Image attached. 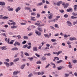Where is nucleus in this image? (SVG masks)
Instances as JSON below:
<instances>
[{
	"instance_id": "17",
	"label": "nucleus",
	"mask_w": 77,
	"mask_h": 77,
	"mask_svg": "<svg viewBox=\"0 0 77 77\" xmlns=\"http://www.w3.org/2000/svg\"><path fill=\"white\" fill-rule=\"evenodd\" d=\"M74 10L75 11H77V5H75L74 6Z\"/></svg>"
},
{
	"instance_id": "64",
	"label": "nucleus",
	"mask_w": 77,
	"mask_h": 77,
	"mask_svg": "<svg viewBox=\"0 0 77 77\" xmlns=\"http://www.w3.org/2000/svg\"><path fill=\"white\" fill-rule=\"evenodd\" d=\"M74 75L76 76L77 77V72H75L74 73Z\"/></svg>"
},
{
	"instance_id": "60",
	"label": "nucleus",
	"mask_w": 77,
	"mask_h": 77,
	"mask_svg": "<svg viewBox=\"0 0 77 77\" xmlns=\"http://www.w3.org/2000/svg\"><path fill=\"white\" fill-rule=\"evenodd\" d=\"M28 49H30L31 48V46H29L27 47Z\"/></svg>"
},
{
	"instance_id": "9",
	"label": "nucleus",
	"mask_w": 77,
	"mask_h": 77,
	"mask_svg": "<svg viewBox=\"0 0 77 77\" xmlns=\"http://www.w3.org/2000/svg\"><path fill=\"white\" fill-rule=\"evenodd\" d=\"M20 71H17V72H13V75H16L18 74V73H19Z\"/></svg>"
},
{
	"instance_id": "22",
	"label": "nucleus",
	"mask_w": 77,
	"mask_h": 77,
	"mask_svg": "<svg viewBox=\"0 0 77 77\" xmlns=\"http://www.w3.org/2000/svg\"><path fill=\"white\" fill-rule=\"evenodd\" d=\"M28 59L30 60V61H32V60L33 59V57H28Z\"/></svg>"
},
{
	"instance_id": "61",
	"label": "nucleus",
	"mask_w": 77,
	"mask_h": 77,
	"mask_svg": "<svg viewBox=\"0 0 77 77\" xmlns=\"http://www.w3.org/2000/svg\"><path fill=\"white\" fill-rule=\"evenodd\" d=\"M45 2H46V4H50V2L47 0Z\"/></svg>"
},
{
	"instance_id": "19",
	"label": "nucleus",
	"mask_w": 77,
	"mask_h": 77,
	"mask_svg": "<svg viewBox=\"0 0 77 77\" xmlns=\"http://www.w3.org/2000/svg\"><path fill=\"white\" fill-rule=\"evenodd\" d=\"M44 36H45V37H47V38H50V36L48 35L47 34H44Z\"/></svg>"
},
{
	"instance_id": "26",
	"label": "nucleus",
	"mask_w": 77,
	"mask_h": 77,
	"mask_svg": "<svg viewBox=\"0 0 77 77\" xmlns=\"http://www.w3.org/2000/svg\"><path fill=\"white\" fill-rule=\"evenodd\" d=\"M19 60V58L16 59L14 60L13 62H17V61H18V60Z\"/></svg>"
},
{
	"instance_id": "47",
	"label": "nucleus",
	"mask_w": 77,
	"mask_h": 77,
	"mask_svg": "<svg viewBox=\"0 0 77 77\" xmlns=\"http://www.w3.org/2000/svg\"><path fill=\"white\" fill-rule=\"evenodd\" d=\"M31 20H32L33 21H35V20L33 19L35 18V17H31Z\"/></svg>"
},
{
	"instance_id": "14",
	"label": "nucleus",
	"mask_w": 77,
	"mask_h": 77,
	"mask_svg": "<svg viewBox=\"0 0 77 77\" xmlns=\"http://www.w3.org/2000/svg\"><path fill=\"white\" fill-rule=\"evenodd\" d=\"M11 50L14 51L15 50H18V48L17 47L13 48L11 49Z\"/></svg>"
},
{
	"instance_id": "48",
	"label": "nucleus",
	"mask_w": 77,
	"mask_h": 77,
	"mask_svg": "<svg viewBox=\"0 0 77 77\" xmlns=\"http://www.w3.org/2000/svg\"><path fill=\"white\" fill-rule=\"evenodd\" d=\"M42 60H46V57H42Z\"/></svg>"
},
{
	"instance_id": "58",
	"label": "nucleus",
	"mask_w": 77,
	"mask_h": 77,
	"mask_svg": "<svg viewBox=\"0 0 77 77\" xmlns=\"http://www.w3.org/2000/svg\"><path fill=\"white\" fill-rule=\"evenodd\" d=\"M31 15H34V16L36 15V14H35V13H32L31 14Z\"/></svg>"
},
{
	"instance_id": "1",
	"label": "nucleus",
	"mask_w": 77,
	"mask_h": 77,
	"mask_svg": "<svg viewBox=\"0 0 77 77\" xmlns=\"http://www.w3.org/2000/svg\"><path fill=\"white\" fill-rule=\"evenodd\" d=\"M35 32L36 35H38V36H41V33H40L39 32H38V31L37 30H35Z\"/></svg>"
},
{
	"instance_id": "5",
	"label": "nucleus",
	"mask_w": 77,
	"mask_h": 77,
	"mask_svg": "<svg viewBox=\"0 0 77 77\" xmlns=\"http://www.w3.org/2000/svg\"><path fill=\"white\" fill-rule=\"evenodd\" d=\"M33 50L34 51H38V49L36 47H34L33 48Z\"/></svg>"
},
{
	"instance_id": "54",
	"label": "nucleus",
	"mask_w": 77,
	"mask_h": 77,
	"mask_svg": "<svg viewBox=\"0 0 77 77\" xmlns=\"http://www.w3.org/2000/svg\"><path fill=\"white\" fill-rule=\"evenodd\" d=\"M77 62V60H74L72 61V62H73V63H76Z\"/></svg>"
},
{
	"instance_id": "13",
	"label": "nucleus",
	"mask_w": 77,
	"mask_h": 77,
	"mask_svg": "<svg viewBox=\"0 0 77 77\" xmlns=\"http://www.w3.org/2000/svg\"><path fill=\"white\" fill-rule=\"evenodd\" d=\"M5 5V3L4 2H0V5L1 6H4Z\"/></svg>"
},
{
	"instance_id": "34",
	"label": "nucleus",
	"mask_w": 77,
	"mask_h": 77,
	"mask_svg": "<svg viewBox=\"0 0 77 77\" xmlns=\"http://www.w3.org/2000/svg\"><path fill=\"white\" fill-rule=\"evenodd\" d=\"M43 5V3H42V2H40V3L38 4V6H41V5Z\"/></svg>"
},
{
	"instance_id": "29",
	"label": "nucleus",
	"mask_w": 77,
	"mask_h": 77,
	"mask_svg": "<svg viewBox=\"0 0 77 77\" xmlns=\"http://www.w3.org/2000/svg\"><path fill=\"white\" fill-rule=\"evenodd\" d=\"M51 42H56V40L54 39H51Z\"/></svg>"
},
{
	"instance_id": "33",
	"label": "nucleus",
	"mask_w": 77,
	"mask_h": 77,
	"mask_svg": "<svg viewBox=\"0 0 77 77\" xmlns=\"http://www.w3.org/2000/svg\"><path fill=\"white\" fill-rule=\"evenodd\" d=\"M37 18H39L41 16V14L39 13H37Z\"/></svg>"
},
{
	"instance_id": "41",
	"label": "nucleus",
	"mask_w": 77,
	"mask_h": 77,
	"mask_svg": "<svg viewBox=\"0 0 77 77\" xmlns=\"http://www.w3.org/2000/svg\"><path fill=\"white\" fill-rule=\"evenodd\" d=\"M14 64V62H11L10 63V66H12V65H13Z\"/></svg>"
},
{
	"instance_id": "30",
	"label": "nucleus",
	"mask_w": 77,
	"mask_h": 77,
	"mask_svg": "<svg viewBox=\"0 0 77 77\" xmlns=\"http://www.w3.org/2000/svg\"><path fill=\"white\" fill-rule=\"evenodd\" d=\"M62 53V51H59L57 53V56H58L59 54H60V53Z\"/></svg>"
},
{
	"instance_id": "32",
	"label": "nucleus",
	"mask_w": 77,
	"mask_h": 77,
	"mask_svg": "<svg viewBox=\"0 0 77 77\" xmlns=\"http://www.w3.org/2000/svg\"><path fill=\"white\" fill-rule=\"evenodd\" d=\"M13 9L14 8H11L8 9V11H12Z\"/></svg>"
},
{
	"instance_id": "38",
	"label": "nucleus",
	"mask_w": 77,
	"mask_h": 77,
	"mask_svg": "<svg viewBox=\"0 0 77 77\" xmlns=\"http://www.w3.org/2000/svg\"><path fill=\"white\" fill-rule=\"evenodd\" d=\"M33 76V74L32 73H30L28 76V77H32Z\"/></svg>"
},
{
	"instance_id": "55",
	"label": "nucleus",
	"mask_w": 77,
	"mask_h": 77,
	"mask_svg": "<svg viewBox=\"0 0 77 77\" xmlns=\"http://www.w3.org/2000/svg\"><path fill=\"white\" fill-rule=\"evenodd\" d=\"M5 60H6V61L7 62H9L10 61L8 59H6Z\"/></svg>"
},
{
	"instance_id": "25",
	"label": "nucleus",
	"mask_w": 77,
	"mask_h": 77,
	"mask_svg": "<svg viewBox=\"0 0 77 77\" xmlns=\"http://www.w3.org/2000/svg\"><path fill=\"white\" fill-rule=\"evenodd\" d=\"M60 18V16H56V18H55V19H56V21H57V20H58V19H59V18Z\"/></svg>"
},
{
	"instance_id": "3",
	"label": "nucleus",
	"mask_w": 77,
	"mask_h": 77,
	"mask_svg": "<svg viewBox=\"0 0 77 77\" xmlns=\"http://www.w3.org/2000/svg\"><path fill=\"white\" fill-rule=\"evenodd\" d=\"M42 27L40 26H38L37 28L38 30L40 31V32H42Z\"/></svg>"
},
{
	"instance_id": "12",
	"label": "nucleus",
	"mask_w": 77,
	"mask_h": 77,
	"mask_svg": "<svg viewBox=\"0 0 77 77\" xmlns=\"http://www.w3.org/2000/svg\"><path fill=\"white\" fill-rule=\"evenodd\" d=\"M61 3H62V2L59 1L57 3V6H60V4Z\"/></svg>"
},
{
	"instance_id": "45",
	"label": "nucleus",
	"mask_w": 77,
	"mask_h": 77,
	"mask_svg": "<svg viewBox=\"0 0 77 77\" xmlns=\"http://www.w3.org/2000/svg\"><path fill=\"white\" fill-rule=\"evenodd\" d=\"M36 63L37 64H41V61H38L36 62Z\"/></svg>"
},
{
	"instance_id": "24",
	"label": "nucleus",
	"mask_w": 77,
	"mask_h": 77,
	"mask_svg": "<svg viewBox=\"0 0 77 77\" xmlns=\"http://www.w3.org/2000/svg\"><path fill=\"white\" fill-rule=\"evenodd\" d=\"M35 25H37V26H40V23H39V22L37 21L36 23H35Z\"/></svg>"
},
{
	"instance_id": "59",
	"label": "nucleus",
	"mask_w": 77,
	"mask_h": 77,
	"mask_svg": "<svg viewBox=\"0 0 77 77\" xmlns=\"http://www.w3.org/2000/svg\"><path fill=\"white\" fill-rule=\"evenodd\" d=\"M57 68L58 70H61L62 69V68L59 67H57Z\"/></svg>"
},
{
	"instance_id": "53",
	"label": "nucleus",
	"mask_w": 77,
	"mask_h": 77,
	"mask_svg": "<svg viewBox=\"0 0 77 77\" xmlns=\"http://www.w3.org/2000/svg\"><path fill=\"white\" fill-rule=\"evenodd\" d=\"M21 56L23 57V52L22 51L21 52Z\"/></svg>"
},
{
	"instance_id": "21",
	"label": "nucleus",
	"mask_w": 77,
	"mask_h": 77,
	"mask_svg": "<svg viewBox=\"0 0 77 77\" xmlns=\"http://www.w3.org/2000/svg\"><path fill=\"white\" fill-rule=\"evenodd\" d=\"M72 15H73V16H74L75 17H76V16H77V13H75L74 12H73L72 13Z\"/></svg>"
},
{
	"instance_id": "28",
	"label": "nucleus",
	"mask_w": 77,
	"mask_h": 77,
	"mask_svg": "<svg viewBox=\"0 0 77 77\" xmlns=\"http://www.w3.org/2000/svg\"><path fill=\"white\" fill-rule=\"evenodd\" d=\"M71 19H76V18H77V17H75L73 16H72L71 17Z\"/></svg>"
},
{
	"instance_id": "49",
	"label": "nucleus",
	"mask_w": 77,
	"mask_h": 77,
	"mask_svg": "<svg viewBox=\"0 0 77 77\" xmlns=\"http://www.w3.org/2000/svg\"><path fill=\"white\" fill-rule=\"evenodd\" d=\"M49 48H48V47H46L44 49V50L46 51V50H49Z\"/></svg>"
},
{
	"instance_id": "63",
	"label": "nucleus",
	"mask_w": 77,
	"mask_h": 77,
	"mask_svg": "<svg viewBox=\"0 0 77 77\" xmlns=\"http://www.w3.org/2000/svg\"><path fill=\"white\" fill-rule=\"evenodd\" d=\"M31 27L32 29H35V27L34 26H32Z\"/></svg>"
},
{
	"instance_id": "44",
	"label": "nucleus",
	"mask_w": 77,
	"mask_h": 77,
	"mask_svg": "<svg viewBox=\"0 0 77 77\" xmlns=\"http://www.w3.org/2000/svg\"><path fill=\"white\" fill-rule=\"evenodd\" d=\"M11 25L13 24V26H14L15 25H16V23H15V22H14L12 23H11Z\"/></svg>"
},
{
	"instance_id": "37",
	"label": "nucleus",
	"mask_w": 77,
	"mask_h": 77,
	"mask_svg": "<svg viewBox=\"0 0 77 77\" xmlns=\"http://www.w3.org/2000/svg\"><path fill=\"white\" fill-rule=\"evenodd\" d=\"M77 24V20H76L75 22H74L73 23V25H75Z\"/></svg>"
},
{
	"instance_id": "8",
	"label": "nucleus",
	"mask_w": 77,
	"mask_h": 77,
	"mask_svg": "<svg viewBox=\"0 0 77 77\" xmlns=\"http://www.w3.org/2000/svg\"><path fill=\"white\" fill-rule=\"evenodd\" d=\"M69 40L70 41H74L75 40H76V38L75 37L72 38V37H70L69 38Z\"/></svg>"
},
{
	"instance_id": "57",
	"label": "nucleus",
	"mask_w": 77,
	"mask_h": 77,
	"mask_svg": "<svg viewBox=\"0 0 77 77\" xmlns=\"http://www.w3.org/2000/svg\"><path fill=\"white\" fill-rule=\"evenodd\" d=\"M26 43V41L24 40L23 42H22V44H25Z\"/></svg>"
},
{
	"instance_id": "4",
	"label": "nucleus",
	"mask_w": 77,
	"mask_h": 77,
	"mask_svg": "<svg viewBox=\"0 0 77 77\" xmlns=\"http://www.w3.org/2000/svg\"><path fill=\"white\" fill-rule=\"evenodd\" d=\"M67 23L68 24V26H72V23H71V22L69 21H67Z\"/></svg>"
},
{
	"instance_id": "20",
	"label": "nucleus",
	"mask_w": 77,
	"mask_h": 77,
	"mask_svg": "<svg viewBox=\"0 0 77 77\" xmlns=\"http://www.w3.org/2000/svg\"><path fill=\"white\" fill-rule=\"evenodd\" d=\"M63 62V61L62 60H59L58 61H57V63H60Z\"/></svg>"
},
{
	"instance_id": "31",
	"label": "nucleus",
	"mask_w": 77,
	"mask_h": 77,
	"mask_svg": "<svg viewBox=\"0 0 77 77\" xmlns=\"http://www.w3.org/2000/svg\"><path fill=\"white\" fill-rule=\"evenodd\" d=\"M23 38L24 39H27L29 38L27 36H25L23 37Z\"/></svg>"
},
{
	"instance_id": "51",
	"label": "nucleus",
	"mask_w": 77,
	"mask_h": 77,
	"mask_svg": "<svg viewBox=\"0 0 77 77\" xmlns=\"http://www.w3.org/2000/svg\"><path fill=\"white\" fill-rule=\"evenodd\" d=\"M50 63L48 64V65H47L45 67V68H47L50 66Z\"/></svg>"
},
{
	"instance_id": "42",
	"label": "nucleus",
	"mask_w": 77,
	"mask_h": 77,
	"mask_svg": "<svg viewBox=\"0 0 77 77\" xmlns=\"http://www.w3.org/2000/svg\"><path fill=\"white\" fill-rule=\"evenodd\" d=\"M68 17V14H65L64 15V18H67Z\"/></svg>"
},
{
	"instance_id": "43",
	"label": "nucleus",
	"mask_w": 77,
	"mask_h": 77,
	"mask_svg": "<svg viewBox=\"0 0 77 77\" xmlns=\"http://www.w3.org/2000/svg\"><path fill=\"white\" fill-rule=\"evenodd\" d=\"M18 37V39H21V36L20 35H18L17 36V38Z\"/></svg>"
},
{
	"instance_id": "62",
	"label": "nucleus",
	"mask_w": 77,
	"mask_h": 77,
	"mask_svg": "<svg viewBox=\"0 0 77 77\" xmlns=\"http://www.w3.org/2000/svg\"><path fill=\"white\" fill-rule=\"evenodd\" d=\"M45 11H43L41 13V14H45Z\"/></svg>"
},
{
	"instance_id": "50",
	"label": "nucleus",
	"mask_w": 77,
	"mask_h": 77,
	"mask_svg": "<svg viewBox=\"0 0 77 77\" xmlns=\"http://www.w3.org/2000/svg\"><path fill=\"white\" fill-rule=\"evenodd\" d=\"M27 46H28V45H25L23 46V48H26Z\"/></svg>"
},
{
	"instance_id": "52",
	"label": "nucleus",
	"mask_w": 77,
	"mask_h": 77,
	"mask_svg": "<svg viewBox=\"0 0 77 77\" xmlns=\"http://www.w3.org/2000/svg\"><path fill=\"white\" fill-rule=\"evenodd\" d=\"M50 27L51 29H55V28L53 26H51Z\"/></svg>"
},
{
	"instance_id": "7",
	"label": "nucleus",
	"mask_w": 77,
	"mask_h": 77,
	"mask_svg": "<svg viewBox=\"0 0 77 77\" xmlns=\"http://www.w3.org/2000/svg\"><path fill=\"white\" fill-rule=\"evenodd\" d=\"M69 6V4L68 3H67L66 4H65V5L63 6L64 8H67Z\"/></svg>"
},
{
	"instance_id": "2",
	"label": "nucleus",
	"mask_w": 77,
	"mask_h": 77,
	"mask_svg": "<svg viewBox=\"0 0 77 77\" xmlns=\"http://www.w3.org/2000/svg\"><path fill=\"white\" fill-rule=\"evenodd\" d=\"M53 14L52 13H51L48 17L49 19H50V20L52 19L53 18Z\"/></svg>"
},
{
	"instance_id": "46",
	"label": "nucleus",
	"mask_w": 77,
	"mask_h": 77,
	"mask_svg": "<svg viewBox=\"0 0 77 77\" xmlns=\"http://www.w3.org/2000/svg\"><path fill=\"white\" fill-rule=\"evenodd\" d=\"M35 56H37V57H40V55H39V54H35Z\"/></svg>"
},
{
	"instance_id": "16",
	"label": "nucleus",
	"mask_w": 77,
	"mask_h": 77,
	"mask_svg": "<svg viewBox=\"0 0 77 77\" xmlns=\"http://www.w3.org/2000/svg\"><path fill=\"white\" fill-rule=\"evenodd\" d=\"M72 9L71 8L68 9L66 10V11L68 12H70V11H72Z\"/></svg>"
},
{
	"instance_id": "27",
	"label": "nucleus",
	"mask_w": 77,
	"mask_h": 77,
	"mask_svg": "<svg viewBox=\"0 0 77 77\" xmlns=\"http://www.w3.org/2000/svg\"><path fill=\"white\" fill-rule=\"evenodd\" d=\"M11 28L12 29H15V28H17V26H11Z\"/></svg>"
},
{
	"instance_id": "6",
	"label": "nucleus",
	"mask_w": 77,
	"mask_h": 77,
	"mask_svg": "<svg viewBox=\"0 0 77 77\" xmlns=\"http://www.w3.org/2000/svg\"><path fill=\"white\" fill-rule=\"evenodd\" d=\"M7 49H8V48H7L6 46H4L1 47V50H7Z\"/></svg>"
},
{
	"instance_id": "40",
	"label": "nucleus",
	"mask_w": 77,
	"mask_h": 77,
	"mask_svg": "<svg viewBox=\"0 0 77 77\" xmlns=\"http://www.w3.org/2000/svg\"><path fill=\"white\" fill-rule=\"evenodd\" d=\"M69 76V74H65V77H68Z\"/></svg>"
},
{
	"instance_id": "36",
	"label": "nucleus",
	"mask_w": 77,
	"mask_h": 77,
	"mask_svg": "<svg viewBox=\"0 0 77 77\" xmlns=\"http://www.w3.org/2000/svg\"><path fill=\"white\" fill-rule=\"evenodd\" d=\"M25 10H30V8L29 7H26L25 8Z\"/></svg>"
},
{
	"instance_id": "10",
	"label": "nucleus",
	"mask_w": 77,
	"mask_h": 77,
	"mask_svg": "<svg viewBox=\"0 0 77 77\" xmlns=\"http://www.w3.org/2000/svg\"><path fill=\"white\" fill-rule=\"evenodd\" d=\"M21 9V8L20 7H18L15 10L16 12H18L19 11H20Z\"/></svg>"
},
{
	"instance_id": "35",
	"label": "nucleus",
	"mask_w": 77,
	"mask_h": 77,
	"mask_svg": "<svg viewBox=\"0 0 77 77\" xmlns=\"http://www.w3.org/2000/svg\"><path fill=\"white\" fill-rule=\"evenodd\" d=\"M25 55L26 56H29V54L27 52H25Z\"/></svg>"
},
{
	"instance_id": "15",
	"label": "nucleus",
	"mask_w": 77,
	"mask_h": 77,
	"mask_svg": "<svg viewBox=\"0 0 77 77\" xmlns=\"http://www.w3.org/2000/svg\"><path fill=\"white\" fill-rule=\"evenodd\" d=\"M15 44H16V45H18V46H20L21 45V44H20V43L17 42H15Z\"/></svg>"
},
{
	"instance_id": "23",
	"label": "nucleus",
	"mask_w": 77,
	"mask_h": 77,
	"mask_svg": "<svg viewBox=\"0 0 77 77\" xmlns=\"http://www.w3.org/2000/svg\"><path fill=\"white\" fill-rule=\"evenodd\" d=\"M8 18H9V17L6 16H5L2 17V20H4V19H8Z\"/></svg>"
},
{
	"instance_id": "18",
	"label": "nucleus",
	"mask_w": 77,
	"mask_h": 77,
	"mask_svg": "<svg viewBox=\"0 0 77 77\" xmlns=\"http://www.w3.org/2000/svg\"><path fill=\"white\" fill-rule=\"evenodd\" d=\"M25 66L26 64H23L20 67L21 69H24V66Z\"/></svg>"
},
{
	"instance_id": "39",
	"label": "nucleus",
	"mask_w": 77,
	"mask_h": 77,
	"mask_svg": "<svg viewBox=\"0 0 77 77\" xmlns=\"http://www.w3.org/2000/svg\"><path fill=\"white\" fill-rule=\"evenodd\" d=\"M60 12H61V13H63L65 12V11L63 10H60Z\"/></svg>"
},
{
	"instance_id": "56",
	"label": "nucleus",
	"mask_w": 77,
	"mask_h": 77,
	"mask_svg": "<svg viewBox=\"0 0 77 77\" xmlns=\"http://www.w3.org/2000/svg\"><path fill=\"white\" fill-rule=\"evenodd\" d=\"M54 26H55V27L59 28V27H58V26H58V25H57V24H55Z\"/></svg>"
},
{
	"instance_id": "11",
	"label": "nucleus",
	"mask_w": 77,
	"mask_h": 77,
	"mask_svg": "<svg viewBox=\"0 0 77 77\" xmlns=\"http://www.w3.org/2000/svg\"><path fill=\"white\" fill-rule=\"evenodd\" d=\"M4 64H5V65H6L7 66V67H9V66H10L9 64V63L7 62H4Z\"/></svg>"
}]
</instances>
